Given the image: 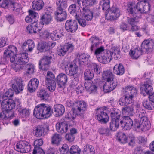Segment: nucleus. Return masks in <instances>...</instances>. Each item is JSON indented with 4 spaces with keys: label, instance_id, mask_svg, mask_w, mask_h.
<instances>
[{
    "label": "nucleus",
    "instance_id": "1",
    "mask_svg": "<svg viewBox=\"0 0 154 154\" xmlns=\"http://www.w3.org/2000/svg\"><path fill=\"white\" fill-rule=\"evenodd\" d=\"M53 110L52 107L48 104H40L37 105L33 111L34 115L37 119L47 118L52 115Z\"/></svg>",
    "mask_w": 154,
    "mask_h": 154
},
{
    "label": "nucleus",
    "instance_id": "2",
    "mask_svg": "<svg viewBox=\"0 0 154 154\" xmlns=\"http://www.w3.org/2000/svg\"><path fill=\"white\" fill-rule=\"evenodd\" d=\"M128 10L132 14L136 12L140 13H146L149 12L151 5L147 1L144 2H139L136 4L134 2H130L128 5Z\"/></svg>",
    "mask_w": 154,
    "mask_h": 154
},
{
    "label": "nucleus",
    "instance_id": "3",
    "mask_svg": "<svg viewBox=\"0 0 154 154\" xmlns=\"http://www.w3.org/2000/svg\"><path fill=\"white\" fill-rule=\"evenodd\" d=\"M57 8L54 12L55 19L57 21L62 22L66 20L67 14L64 10L67 7L66 0H57Z\"/></svg>",
    "mask_w": 154,
    "mask_h": 154
},
{
    "label": "nucleus",
    "instance_id": "4",
    "mask_svg": "<svg viewBox=\"0 0 154 154\" xmlns=\"http://www.w3.org/2000/svg\"><path fill=\"white\" fill-rule=\"evenodd\" d=\"M28 55L26 53H22L19 55L17 58L16 63L12 65L13 69L16 72H20L23 69L24 65L29 60Z\"/></svg>",
    "mask_w": 154,
    "mask_h": 154
},
{
    "label": "nucleus",
    "instance_id": "5",
    "mask_svg": "<svg viewBox=\"0 0 154 154\" xmlns=\"http://www.w3.org/2000/svg\"><path fill=\"white\" fill-rule=\"evenodd\" d=\"M135 116L137 118H140V120L142 121L141 131H146L150 128L151 124L148 120V118L145 110L140 109L138 112H137Z\"/></svg>",
    "mask_w": 154,
    "mask_h": 154
},
{
    "label": "nucleus",
    "instance_id": "6",
    "mask_svg": "<svg viewBox=\"0 0 154 154\" xmlns=\"http://www.w3.org/2000/svg\"><path fill=\"white\" fill-rule=\"evenodd\" d=\"M0 6L3 8H8L16 12L20 11L21 7L20 4L14 2V0H0Z\"/></svg>",
    "mask_w": 154,
    "mask_h": 154
},
{
    "label": "nucleus",
    "instance_id": "7",
    "mask_svg": "<svg viewBox=\"0 0 154 154\" xmlns=\"http://www.w3.org/2000/svg\"><path fill=\"white\" fill-rule=\"evenodd\" d=\"M45 82L47 89L51 92L54 91L56 87V83L54 75L52 72H48Z\"/></svg>",
    "mask_w": 154,
    "mask_h": 154
},
{
    "label": "nucleus",
    "instance_id": "8",
    "mask_svg": "<svg viewBox=\"0 0 154 154\" xmlns=\"http://www.w3.org/2000/svg\"><path fill=\"white\" fill-rule=\"evenodd\" d=\"M17 51V48L13 45L9 46L4 52V57L6 59L10 58L11 63L15 62V58Z\"/></svg>",
    "mask_w": 154,
    "mask_h": 154
},
{
    "label": "nucleus",
    "instance_id": "9",
    "mask_svg": "<svg viewBox=\"0 0 154 154\" xmlns=\"http://www.w3.org/2000/svg\"><path fill=\"white\" fill-rule=\"evenodd\" d=\"M0 102L1 107L4 110H11L14 108L16 103L11 99H7L6 97H1Z\"/></svg>",
    "mask_w": 154,
    "mask_h": 154
},
{
    "label": "nucleus",
    "instance_id": "10",
    "mask_svg": "<svg viewBox=\"0 0 154 154\" xmlns=\"http://www.w3.org/2000/svg\"><path fill=\"white\" fill-rule=\"evenodd\" d=\"M152 81L150 79H147L144 82V84L140 88V93L144 96L150 94L153 90V88L151 85Z\"/></svg>",
    "mask_w": 154,
    "mask_h": 154
},
{
    "label": "nucleus",
    "instance_id": "11",
    "mask_svg": "<svg viewBox=\"0 0 154 154\" xmlns=\"http://www.w3.org/2000/svg\"><path fill=\"white\" fill-rule=\"evenodd\" d=\"M53 10L49 7L45 9V14L41 17V20L43 25H48L50 23L52 20L51 15Z\"/></svg>",
    "mask_w": 154,
    "mask_h": 154
},
{
    "label": "nucleus",
    "instance_id": "12",
    "mask_svg": "<svg viewBox=\"0 0 154 154\" xmlns=\"http://www.w3.org/2000/svg\"><path fill=\"white\" fill-rule=\"evenodd\" d=\"M74 46L72 43H67L64 46L58 47L57 49V53L60 56H64L66 52H71L74 49Z\"/></svg>",
    "mask_w": 154,
    "mask_h": 154
},
{
    "label": "nucleus",
    "instance_id": "13",
    "mask_svg": "<svg viewBox=\"0 0 154 154\" xmlns=\"http://www.w3.org/2000/svg\"><path fill=\"white\" fill-rule=\"evenodd\" d=\"M65 29L68 32L74 33L78 28L77 21L74 20H67L65 23Z\"/></svg>",
    "mask_w": 154,
    "mask_h": 154
},
{
    "label": "nucleus",
    "instance_id": "14",
    "mask_svg": "<svg viewBox=\"0 0 154 154\" xmlns=\"http://www.w3.org/2000/svg\"><path fill=\"white\" fill-rule=\"evenodd\" d=\"M87 105L84 101H78L73 103V108L80 116L86 110Z\"/></svg>",
    "mask_w": 154,
    "mask_h": 154
},
{
    "label": "nucleus",
    "instance_id": "15",
    "mask_svg": "<svg viewBox=\"0 0 154 154\" xmlns=\"http://www.w3.org/2000/svg\"><path fill=\"white\" fill-rule=\"evenodd\" d=\"M67 80V75L64 73H60L58 75L56 80L58 84L57 88L59 90L62 91L64 89Z\"/></svg>",
    "mask_w": 154,
    "mask_h": 154
},
{
    "label": "nucleus",
    "instance_id": "16",
    "mask_svg": "<svg viewBox=\"0 0 154 154\" xmlns=\"http://www.w3.org/2000/svg\"><path fill=\"white\" fill-rule=\"evenodd\" d=\"M90 56L85 53H79L76 58L77 63L80 66L88 64L90 62Z\"/></svg>",
    "mask_w": 154,
    "mask_h": 154
},
{
    "label": "nucleus",
    "instance_id": "17",
    "mask_svg": "<svg viewBox=\"0 0 154 154\" xmlns=\"http://www.w3.org/2000/svg\"><path fill=\"white\" fill-rule=\"evenodd\" d=\"M96 118L101 123H106L109 120V117L106 112L102 109L100 108L97 109L96 113Z\"/></svg>",
    "mask_w": 154,
    "mask_h": 154
},
{
    "label": "nucleus",
    "instance_id": "18",
    "mask_svg": "<svg viewBox=\"0 0 154 154\" xmlns=\"http://www.w3.org/2000/svg\"><path fill=\"white\" fill-rule=\"evenodd\" d=\"M122 118L120 122L121 127L125 130L131 129L133 125L132 119L128 116H124Z\"/></svg>",
    "mask_w": 154,
    "mask_h": 154
},
{
    "label": "nucleus",
    "instance_id": "19",
    "mask_svg": "<svg viewBox=\"0 0 154 154\" xmlns=\"http://www.w3.org/2000/svg\"><path fill=\"white\" fill-rule=\"evenodd\" d=\"M12 87L16 93L18 94L21 92L24 88L21 79L17 78L15 79L12 85Z\"/></svg>",
    "mask_w": 154,
    "mask_h": 154
},
{
    "label": "nucleus",
    "instance_id": "20",
    "mask_svg": "<svg viewBox=\"0 0 154 154\" xmlns=\"http://www.w3.org/2000/svg\"><path fill=\"white\" fill-rule=\"evenodd\" d=\"M108 13L106 14V17H109L108 19L110 20H116L120 15V10L118 8L115 7H112L108 11Z\"/></svg>",
    "mask_w": 154,
    "mask_h": 154
},
{
    "label": "nucleus",
    "instance_id": "21",
    "mask_svg": "<svg viewBox=\"0 0 154 154\" xmlns=\"http://www.w3.org/2000/svg\"><path fill=\"white\" fill-rule=\"evenodd\" d=\"M154 46V41L150 39L145 40L143 41L141 45V49L145 52L152 51Z\"/></svg>",
    "mask_w": 154,
    "mask_h": 154
},
{
    "label": "nucleus",
    "instance_id": "22",
    "mask_svg": "<svg viewBox=\"0 0 154 154\" xmlns=\"http://www.w3.org/2000/svg\"><path fill=\"white\" fill-rule=\"evenodd\" d=\"M29 15L25 19L26 22L31 23H37L38 17V13L31 10H29Z\"/></svg>",
    "mask_w": 154,
    "mask_h": 154
},
{
    "label": "nucleus",
    "instance_id": "23",
    "mask_svg": "<svg viewBox=\"0 0 154 154\" xmlns=\"http://www.w3.org/2000/svg\"><path fill=\"white\" fill-rule=\"evenodd\" d=\"M127 11L129 14L132 16L131 17H128L127 18L128 23L131 26L132 25L137 24L139 22L138 19L140 17V14L137 12L133 13L132 14L127 9Z\"/></svg>",
    "mask_w": 154,
    "mask_h": 154
},
{
    "label": "nucleus",
    "instance_id": "24",
    "mask_svg": "<svg viewBox=\"0 0 154 154\" xmlns=\"http://www.w3.org/2000/svg\"><path fill=\"white\" fill-rule=\"evenodd\" d=\"M16 101L17 103V107L19 115L22 118L28 117L29 115V110L22 108L20 105V103L19 100H17Z\"/></svg>",
    "mask_w": 154,
    "mask_h": 154
},
{
    "label": "nucleus",
    "instance_id": "25",
    "mask_svg": "<svg viewBox=\"0 0 154 154\" xmlns=\"http://www.w3.org/2000/svg\"><path fill=\"white\" fill-rule=\"evenodd\" d=\"M117 85V80L112 82H106L103 87V91L106 93L109 92L114 89Z\"/></svg>",
    "mask_w": 154,
    "mask_h": 154
},
{
    "label": "nucleus",
    "instance_id": "26",
    "mask_svg": "<svg viewBox=\"0 0 154 154\" xmlns=\"http://www.w3.org/2000/svg\"><path fill=\"white\" fill-rule=\"evenodd\" d=\"M68 10L70 14L72 15H75L76 18L79 17L82 14L80 8L79 7H77L75 4L70 5L69 7Z\"/></svg>",
    "mask_w": 154,
    "mask_h": 154
},
{
    "label": "nucleus",
    "instance_id": "27",
    "mask_svg": "<svg viewBox=\"0 0 154 154\" xmlns=\"http://www.w3.org/2000/svg\"><path fill=\"white\" fill-rule=\"evenodd\" d=\"M51 62V60L44 57L39 61V68L42 70H47L49 69V64Z\"/></svg>",
    "mask_w": 154,
    "mask_h": 154
},
{
    "label": "nucleus",
    "instance_id": "28",
    "mask_svg": "<svg viewBox=\"0 0 154 154\" xmlns=\"http://www.w3.org/2000/svg\"><path fill=\"white\" fill-rule=\"evenodd\" d=\"M38 80L35 78L32 79L29 81L27 89L29 91L32 92L37 88L39 85Z\"/></svg>",
    "mask_w": 154,
    "mask_h": 154
},
{
    "label": "nucleus",
    "instance_id": "29",
    "mask_svg": "<svg viewBox=\"0 0 154 154\" xmlns=\"http://www.w3.org/2000/svg\"><path fill=\"white\" fill-rule=\"evenodd\" d=\"M45 128L43 125H38L35 127L33 133L35 137H39L45 135Z\"/></svg>",
    "mask_w": 154,
    "mask_h": 154
},
{
    "label": "nucleus",
    "instance_id": "30",
    "mask_svg": "<svg viewBox=\"0 0 154 154\" xmlns=\"http://www.w3.org/2000/svg\"><path fill=\"white\" fill-rule=\"evenodd\" d=\"M56 126L57 131L60 133H66L68 129V125L65 122H59L56 124Z\"/></svg>",
    "mask_w": 154,
    "mask_h": 154
},
{
    "label": "nucleus",
    "instance_id": "31",
    "mask_svg": "<svg viewBox=\"0 0 154 154\" xmlns=\"http://www.w3.org/2000/svg\"><path fill=\"white\" fill-rule=\"evenodd\" d=\"M37 95L41 100L45 101L49 99L50 95L46 89L42 88L40 89L38 92Z\"/></svg>",
    "mask_w": 154,
    "mask_h": 154
},
{
    "label": "nucleus",
    "instance_id": "32",
    "mask_svg": "<svg viewBox=\"0 0 154 154\" xmlns=\"http://www.w3.org/2000/svg\"><path fill=\"white\" fill-rule=\"evenodd\" d=\"M35 46L34 42L31 40H28L25 42L23 44L22 47L26 51L31 52Z\"/></svg>",
    "mask_w": 154,
    "mask_h": 154
},
{
    "label": "nucleus",
    "instance_id": "33",
    "mask_svg": "<svg viewBox=\"0 0 154 154\" xmlns=\"http://www.w3.org/2000/svg\"><path fill=\"white\" fill-rule=\"evenodd\" d=\"M68 69L66 73L70 76H74L78 72V66L75 63H71L69 64Z\"/></svg>",
    "mask_w": 154,
    "mask_h": 154
},
{
    "label": "nucleus",
    "instance_id": "34",
    "mask_svg": "<svg viewBox=\"0 0 154 154\" xmlns=\"http://www.w3.org/2000/svg\"><path fill=\"white\" fill-rule=\"evenodd\" d=\"M26 29L29 33H35L40 30V28L37 23H31L30 25L28 26Z\"/></svg>",
    "mask_w": 154,
    "mask_h": 154
},
{
    "label": "nucleus",
    "instance_id": "35",
    "mask_svg": "<svg viewBox=\"0 0 154 154\" xmlns=\"http://www.w3.org/2000/svg\"><path fill=\"white\" fill-rule=\"evenodd\" d=\"M85 88L87 91L90 92V93H94L97 92V86L91 82H87L84 83Z\"/></svg>",
    "mask_w": 154,
    "mask_h": 154
},
{
    "label": "nucleus",
    "instance_id": "36",
    "mask_svg": "<svg viewBox=\"0 0 154 154\" xmlns=\"http://www.w3.org/2000/svg\"><path fill=\"white\" fill-rule=\"evenodd\" d=\"M54 112L57 116L62 115L65 112L64 107L61 104H56L54 106Z\"/></svg>",
    "mask_w": 154,
    "mask_h": 154
},
{
    "label": "nucleus",
    "instance_id": "37",
    "mask_svg": "<svg viewBox=\"0 0 154 154\" xmlns=\"http://www.w3.org/2000/svg\"><path fill=\"white\" fill-rule=\"evenodd\" d=\"M113 72L117 75H122L125 72V69L123 65L121 63L117 64L114 66Z\"/></svg>",
    "mask_w": 154,
    "mask_h": 154
},
{
    "label": "nucleus",
    "instance_id": "38",
    "mask_svg": "<svg viewBox=\"0 0 154 154\" xmlns=\"http://www.w3.org/2000/svg\"><path fill=\"white\" fill-rule=\"evenodd\" d=\"M64 35V32L63 31L60 30L55 31L50 35V37L52 40H58L60 38Z\"/></svg>",
    "mask_w": 154,
    "mask_h": 154
},
{
    "label": "nucleus",
    "instance_id": "39",
    "mask_svg": "<svg viewBox=\"0 0 154 154\" xmlns=\"http://www.w3.org/2000/svg\"><path fill=\"white\" fill-rule=\"evenodd\" d=\"M121 115V111L118 109H114L111 111L110 116L112 120L119 121Z\"/></svg>",
    "mask_w": 154,
    "mask_h": 154
},
{
    "label": "nucleus",
    "instance_id": "40",
    "mask_svg": "<svg viewBox=\"0 0 154 154\" xmlns=\"http://www.w3.org/2000/svg\"><path fill=\"white\" fill-rule=\"evenodd\" d=\"M103 79L106 82H112L116 80L113 79V75L110 70L104 71L102 74Z\"/></svg>",
    "mask_w": 154,
    "mask_h": 154
},
{
    "label": "nucleus",
    "instance_id": "41",
    "mask_svg": "<svg viewBox=\"0 0 154 154\" xmlns=\"http://www.w3.org/2000/svg\"><path fill=\"white\" fill-rule=\"evenodd\" d=\"M143 50L140 48H136L133 50L131 49L129 52L130 56L133 58L137 59L142 54L143 52Z\"/></svg>",
    "mask_w": 154,
    "mask_h": 154
},
{
    "label": "nucleus",
    "instance_id": "42",
    "mask_svg": "<svg viewBox=\"0 0 154 154\" xmlns=\"http://www.w3.org/2000/svg\"><path fill=\"white\" fill-rule=\"evenodd\" d=\"M131 105L126 106L122 109V113L125 115L129 116H132L134 113V109Z\"/></svg>",
    "mask_w": 154,
    "mask_h": 154
},
{
    "label": "nucleus",
    "instance_id": "43",
    "mask_svg": "<svg viewBox=\"0 0 154 154\" xmlns=\"http://www.w3.org/2000/svg\"><path fill=\"white\" fill-rule=\"evenodd\" d=\"M143 106L146 109L152 110L154 109V103L149 99H145L143 102Z\"/></svg>",
    "mask_w": 154,
    "mask_h": 154
},
{
    "label": "nucleus",
    "instance_id": "44",
    "mask_svg": "<svg viewBox=\"0 0 154 154\" xmlns=\"http://www.w3.org/2000/svg\"><path fill=\"white\" fill-rule=\"evenodd\" d=\"M77 116H80L73 107L70 112L67 113L65 116V118L70 120H74Z\"/></svg>",
    "mask_w": 154,
    "mask_h": 154
},
{
    "label": "nucleus",
    "instance_id": "45",
    "mask_svg": "<svg viewBox=\"0 0 154 154\" xmlns=\"http://www.w3.org/2000/svg\"><path fill=\"white\" fill-rule=\"evenodd\" d=\"M50 46L46 42H43L38 44V49L41 52H45L48 50Z\"/></svg>",
    "mask_w": 154,
    "mask_h": 154
},
{
    "label": "nucleus",
    "instance_id": "46",
    "mask_svg": "<svg viewBox=\"0 0 154 154\" xmlns=\"http://www.w3.org/2000/svg\"><path fill=\"white\" fill-rule=\"evenodd\" d=\"M82 12L84 15V18L87 21L91 20L93 17V13L88 8L86 10H83Z\"/></svg>",
    "mask_w": 154,
    "mask_h": 154
},
{
    "label": "nucleus",
    "instance_id": "47",
    "mask_svg": "<svg viewBox=\"0 0 154 154\" xmlns=\"http://www.w3.org/2000/svg\"><path fill=\"white\" fill-rule=\"evenodd\" d=\"M83 152V154H94L95 150L92 146L86 145L84 147Z\"/></svg>",
    "mask_w": 154,
    "mask_h": 154
},
{
    "label": "nucleus",
    "instance_id": "48",
    "mask_svg": "<svg viewBox=\"0 0 154 154\" xmlns=\"http://www.w3.org/2000/svg\"><path fill=\"white\" fill-rule=\"evenodd\" d=\"M117 139L120 143H125L127 142L128 138L124 133L119 132L117 133Z\"/></svg>",
    "mask_w": 154,
    "mask_h": 154
},
{
    "label": "nucleus",
    "instance_id": "49",
    "mask_svg": "<svg viewBox=\"0 0 154 154\" xmlns=\"http://www.w3.org/2000/svg\"><path fill=\"white\" fill-rule=\"evenodd\" d=\"M44 3L42 0H39L32 3V7L33 9L38 10H40L43 8Z\"/></svg>",
    "mask_w": 154,
    "mask_h": 154
},
{
    "label": "nucleus",
    "instance_id": "50",
    "mask_svg": "<svg viewBox=\"0 0 154 154\" xmlns=\"http://www.w3.org/2000/svg\"><path fill=\"white\" fill-rule=\"evenodd\" d=\"M84 75L85 80H91L94 76L92 71L89 69H86L85 71Z\"/></svg>",
    "mask_w": 154,
    "mask_h": 154
},
{
    "label": "nucleus",
    "instance_id": "51",
    "mask_svg": "<svg viewBox=\"0 0 154 154\" xmlns=\"http://www.w3.org/2000/svg\"><path fill=\"white\" fill-rule=\"evenodd\" d=\"M125 91L127 92L128 94L134 96L136 95L137 92V90L135 87L132 86H128L125 88Z\"/></svg>",
    "mask_w": 154,
    "mask_h": 154
},
{
    "label": "nucleus",
    "instance_id": "52",
    "mask_svg": "<svg viewBox=\"0 0 154 154\" xmlns=\"http://www.w3.org/2000/svg\"><path fill=\"white\" fill-rule=\"evenodd\" d=\"M97 58L99 62L104 64L109 62L111 60V58L108 56L107 54H105L100 57H97Z\"/></svg>",
    "mask_w": 154,
    "mask_h": 154
},
{
    "label": "nucleus",
    "instance_id": "53",
    "mask_svg": "<svg viewBox=\"0 0 154 154\" xmlns=\"http://www.w3.org/2000/svg\"><path fill=\"white\" fill-rule=\"evenodd\" d=\"M61 135L58 134H55L51 137V142L53 144H59L61 140Z\"/></svg>",
    "mask_w": 154,
    "mask_h": 154
},
{
    "label": "nucleus",
    "instance_id": "54",
    "mask_svg": "<svg viewBox=\"0 0 154 154\" xmlns=\"http://www.w3.org/2000/svg\"><path fill=\"white\" fill-rule=\"evenodd\" d=\"M119 121L112 120L110 123V130L114 131L118 128L119 126Z\"/></svg>",
    "mask_w": 154,
    "mask_h": 154
},
{
    "label": "nucleus",
    "instance_id": "55",
    "mask_svg": "<svg viewBox=\"0 0 154 154\" xmlns=\"http://www.w3.org/2000/svg\"><path fill=\"white\" fill-rule=\"evenodd\" d=\"M133 123V126L136 129H138L140 131H141V129L142 127V122H141V120H140V118H137L136 117Z\"/></svg>",
    "mask_w": 154,
    "mask_h": 154
},
{
    "label": "nucleus",
    "instance_id": "56",
    "mask_svg": "<svg viewBox=\"0 0 154 154\" xmlns=\"http://www.w3.org/2000/svg\"><path fill=\"white\" fill-rule=\"evenodd\" d=\"M120 51L118 48H112L110 55L112 57L117 59L120 57Z\"/></svg>",
    "mask_w": 154,
    "mask_h": 154
},
{
    "label": "nucleus",
    "instance_id": "57",
    "mask_svg": "<svg viewBox=\"0 0 154 154\" xmlns=\"http://www.w3.org/2000/svg\"><path fill=\"white\" fill-rule=\"evenodd\" d=\"M81 149L77 145L72 146L69 149L70 154H80Z\"/></svg>",
    "mask_w": 154,
    "mask_h": 154
},
{
    "label": "nucleus",
    "instance_id": "58",
    "mask_svg": "<svg viewBox=\"0 0 154 154\" xmlns=\"http://www.w3.org/2000/svg\"><path fill=\"white\" fill-rule=\"evenodd\" d=\"M20 142L22 147L24 148V153L30 151L31 146L29 144L28 142L25 141H20Z\"/></svg>",
    "mask_w": 154,
    "mask_h": 154
},
{
    "label": "nucleus",
    "instance_id": "59",
    "mask_svg": "<svg viewBox=\"0 0 154 154\" xmlns=\"http://www.w3.org/2000/svg\"><path fill=\"white\" fill-rule=\"evenodd\" d=\"M109 0H103L100 2V3H102V10H103L107 11L109 10L110 9Z\"/></svg>",
    "mask_w": 154,
    "mask_h": 154
},
{
    "label": "nucleus",
    "instance_id": "60",
    "mask_svg": "<svg viewBox=\"0 0 154 154\" xmlns=\"http://www.w3.org/2000/svg\"><path fill=\"white\" fill-rule=\"evenodd\" d=\"M23 69L25 70L26 72L28 74H31L34 72V67L33 64L29 63L24 65Z\"/></svg>",
    "mask_w": 154,
    "mask_h": 154
},
{
    "label": "nucleus",
    "instance_id": "61",
    "mask_svg": "<svg viewBox=\"0 0 154 154\" xmlns=\"http://www.w3.org/2000/svg\"><path fill=\"white\" fill-rule=\"evenodd\" d=\"M77 3L82 11L88 8L87 0H77Z\"/></svg>",
    "mask_w": 154,
    "mask_h": 154
},
{
    "label": "nucleus",
    "instance_id": "62",
    "mask_svg": "<svg viewBox=\"0 0 154 154\" xmlns=\"http://www.w3.org/2000/svg\"><path fill=\"white\" fill-rule=\"evenodd\" d=\"M98 132L100 134L109 136L111 134L110 130L108 128L101 127L98 129Z\"/></svg>",
    "mask_w": 154,
    "mask_h": 154
},
{
    "label": "nucleus",
    "instance_id": "63",
    "mask_svg": "<svg viewBox=\"0 0 154 154\" xmlns=\"http://www.w3.org/2000/svg\"><path fill=\"white\" fill-rule=\"evenodd\" d=\"M14 92L11 89L7 90L4 94H0L2 97H6L7 99H10L9 98L12 97L13 95Z\"/></svg>",
    "mask_w": 154,
    "mask_h": 154
},
{
    "label": "nucleus",
    "instance_id": "64",
    "mask_svg": "<svg viewBox=\"0 0 154 154\" xmlns=\"http://www.w3.org/2000/svg\"><path fill=\"white\" fill-rule=\"evenodd\" d=\"M92 69L97 74H99L101 72L100 66L96 63H93L92 65Z\"/></svg>",
    "mask_w": 154,
    "mask_h": 154
}]
</instances>
